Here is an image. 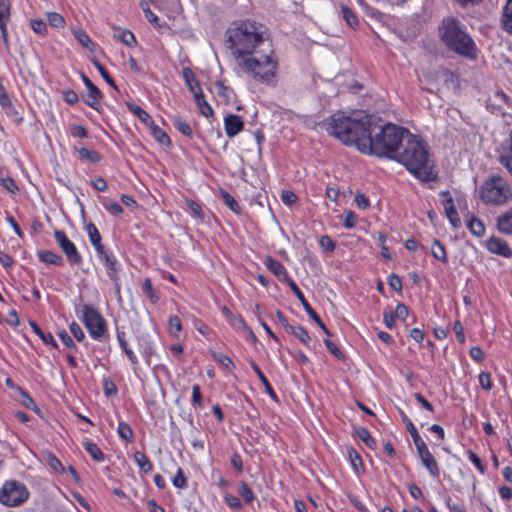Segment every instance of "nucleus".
Segmentation results:
<instances>
[{
    "mask_svg": "<svg viewBox=\"0 0 512 512\" xmlns=\"http://www.w3.org/2000/svg\"><path fill=\"white\" fill-rule=\"evenodd\" d=\"M69 329H70V332L71 334L73 335V337L78 341V342H83L85 340V333L83 332L82 328L79 326L78 323H76L75 321H73L70 325H69Z\"/></svg>",
    "mask_w": 512,
    "mask_h": 512,
    "instance_id": "55",
    "label": "nucleus"
},
{
    "mask_svg": "<svg viewBox=\"0 0 512 512\" xmlns=\"http://www.w3.org/2000/svg\"><path fill=\"white\" fill-rule=\"evenodd\" d=\"M478 379H479V384L481 385V387L483 389H485L486 391H489L492 389V380H491V376L488 372H481L478 376Z\"/></svg>",
    "mask_w": 512,
    "mask_h": 512,
    "instance_id": "58",
    "label": "nucleus"
},
{
    "mask_svg": "<svg viewBox=\"0 0 512 512\" xmlns=\"http://www.w3.org/2000/svg\"><path fill=\"white\" fill-rule=\"evenodd\" d=\"M320 246L326 251H334L336 244L333 239L328 235H323L319 241Z\"/></svg>",
    "mask_w": 512,
    "mask_h": 512,
    "instance_id": "60",
    "label": "nucleus"
},
{
    "mask_svg": "<svg viewBox=\"0 0 512 512\" xmlns=\"http://www.w3.org/2000/svg\"><path fill=\"white\" fill-rule=\"evenodd\" d=\"M281 200L285 205L291 206L297 202L298 197L292 191H283L281 194Z\"/></svg>",
    "mask_w": 512,
    "mask_h": 512,
    "instance_id": "63",
    "label": "nucleus"
},
{
    "mask_svg": "<svg viewBox=\"0 0 512 512\" xmlns=\"http://www.w3.org/2000/svg\"><path fill=\"white\" fill-rule=\"evenodd\" d=\"M251 364V367L253 368L254 372L256 373V375L258 376L259 380L261 381V383L263 384L264 388H265V391L272 397V398H276V394H275V391L273 389V387L271 386L270 382L268 381L267 377L264 375V373L261 371V369L259 368V366L254 362V361H251L250 362Z\"/></svg>",
    "mask_w": 512,
    "mask_h": 512,
    "instance_id": "36",
    "label": "nucleus"
},
{
    "mask_svg": "<svg viewBox=\"0 0 512 512\" xmlns=\"http://www.w3.org/2000/svg\"><path fill=\"white\" fill-rule=\"evenodd\" d=\"M29 324L32 331L35 334H37L45 344L57 347V343L51 333H45L44 331H42L41 328L34 321H31Z\"/></svg>",
    "mask_w": 512,
    "mask_h": 512,
    "instance_id": "39",
    "label": "nucleus"
},
{
    "mask_svg": "<svg viewBox=\"0 0 512 512\" xmlns=\"http://www.w3.org/2000/svg\"><path fill=\"white\" fill-rule=\"evenodd\" d=\"M10 20L9 0H0V31L1 37L5 43L8 41L7 24Z\"/></svg>",
    "mask_w": 512,
    "mask_h": 512,
    "instance_id": "20",
    "label": "nucleus"
},
{
    "mask_svg": "<svg viewBox=\"0 0 512 512\" xmlns=\"http://www.w3.org/2000/svg\"><path fill=\"white\" fill-rule=\"evenodd\" d=\"M416 451L423 466L427 469L429 475L435 479L439 478V465L434 456L432 455V453L429 451L427 444L420 445V447L417 448Z\"/></svg>",
    "mask_w": 512,
    "mask_h": 512,
    "instance_id": "13",
    "label": "nucleus"
},
{
    "mask_svg": "<svg viewBox=\"0 0 512 512\" xmlns=\"http://www.w3.org/2000/svg\"><path fill=\"white\" fill-rule=\"evenodd\" d=\"M511 197L510 184L500 176H491L480 188V198L487 205H504Z\"/></svg>",
    "mask_w": 512,
    "mask_h": 512,
    "instance_id": "8",
    "label": "nucleus"
},
{
    "mask_svg": "<svg viewBox=\"0 0 512 512\" xmlns=\"http://www.w3.org/2000/svg\"><path fill=\"white\" fill-rule=\"evenodd\" d=\"M47 21L52 27L55 28H62L65 24V19L63 16L56 12L47 13Z\"/></svg>",
    "mask_w": 512,
    "mask_h": 512,
    "instance_id": "50",
    "label": "nucleus"
},
{
    "mask_svg": "<svg viewBox=\"0 0 512 512\" xmlns=\"http://www.w3.org/2000/svg\"><path fill=\"white\" fill-rule=\"evenodd\" d=\"M239 494L247 503H252L255 496L253 491L248 487L245 482H241L239 485Z\"/></svg>",
    "mask_w": 512,
    "mask_h": 512,
    "instance_id": "52",
    "label": "nucleus"
},
{
    "mask_svg": "<svg viewBox=\"0 0 512 512\" xmlns=\"http://www.w3.org/2000/svg\"><path fill=\"white\" fill-rule=\"evenodd\" d=\"M264 264L266 268L278 278V280L287 281L289 283L291 279H289L288 272L281 262L271 256H268L266 257Z\"/></svg>",
    "mask_w": 512,
    "mask_h": 512,
    "instance_id": "19",
    "label": "nucleus"
},
{
    "mask_svg": "<svg viewBox=\"0 0 512 512\" xmlns=\"http://www.w3.org/2000/svg\"><path fill=\"white\" fill-rule=\"evenodd\" d=\"M30 496L27 486L17 480H7L0 488V503L6 507H17Z\"/></svg>",
    "mask_w": 512,
    "mask_h": 512,
    "instance_id": "9",
    "label": "nucleus"
},
{
    "mask_svg": "<svg viewBox=\"0 0 512 512\" xmlns=\"http://www.w3.org/2000/svg\"><path fill=\"white\" fill-rule=\"evenodd\" d=\"M83 447L94 461L103 462L105 460L104 453L101 451V449L98 447L96 443L87 439L83 442Z\"/></svg>",
    "mask_w": 512,
    "mask_h": 512,
    "instance_id": "27",
    "label": "nucleus"
},
{
    "mask_svg": "<svg viewBox=\"0 0 512 512\" xmlns=\"http://www.w3.org/2000/svg\"><path fill=\"white\" fill-rule=\"evenodd\" d=\"M440 35L445 44L457 54L466 58L476 56L477 48L474 41L454 18L443 20Z\"/></svg>",
    "mask_w": 512,
    "mask_h": 512,
    "instance_id": "6",
    "label": "nucleus"
},
{
    "mask_svg": "<svg viewBox=\"0 0 512 512\" xmlns=\"http://www.w3.org/2000/svg\"><path fill=\"white\" fill-rule=\"evenodd\" d=\"M355 433L357 437L362 440L369 448H373L375 446V440L371 436L368 429L364 427H356Z\"/></svg>",
    "mask_w": 512,
    "mask_h": 512,
    "instance_id": "47",
    "label": "nucleus"
},
{
    "mask_svg": "<svg viewBox=\"0 0 512 512\" xmlns=\"http://www.w3.org/2000/svg\"><path fill=\"white\" fill-rule=\"evenodd\" d=\"M288 332L297 338L300 342L308 346L310 342V335L304 327L300 325L288 326Z\"/></svg>",
    "mask_w": 512,
    "mask_h": 512,
    "instance_id": "35",
    "label": "nucleus"
},
{
    "mask_svg": "<svg viewBox=\"0 0 512 512\" xmlns=\"http://www.w3.org/2000/svg\"><path fill=\"white\" fill-rule=\"evenodd\" d=\"M439 195L449 222L453 227H458L460 225V218L449 191H441Z\"/></svg>",
    "mask_w": 512,
    "mask_h": 512,
    "instance_id": "15",
    "label": "nucleus"
},
{
    "mask_svg": "<svg viewBox=\"0 0 512 512\" xmlns=\"http://www.w3.org/2000/svg\"><path fill=\"white\" fill-rule=\"evenodd\" d=\"M395 160L423 182L431 181L436 177L427 145L410 132L406 134L405 141L395 155Z\"/></svg>",
    "mask_w": 512,
    "mask_h": 512,
    "instance_id": "2",
    "label": "nucleus"
},
{
    "mask_svg": "<svg viewBox=\"0 0 512 512\" xmlns=\"http://www.w3.org/2000/svg\"><path fill=\"white\" fill-rule=\"evenodd\" d=\"M97 257L100 262L103 263V265L106 268L107 275L112 281H116L118 279V261L116 257L114 256L113 252L107 250L104 246L100 249L96 250Z\"/></svg>",
    "mask_w": 512,
    "mask_h": 512,
    "instance_id": "12",
    "label": "nucleus"
},
{
    "mask_svg": "<svg viewBox=\"0 0 512 512\" xmlns=\"http://www.w3.org/2000/svg\"><path fill=\"white\" fill-rule=\"evenodd\" d=\"M486 248L493 254H497L505 258L512 257V249L509 247L508 243L500 237H490L486 241Z\"/></svg>",
    "mask_w": 512,
    "mask_h": 512,
    "instance_id": "17",
    "label": "nucleus"
},
{
    "mask_svg": "<svg viewBox=\"0 0 512 512\" xmlns=\"http://www.w3.org/2000/svg\"><path fill=\"white\" fill-rule=\"evenodd\" d=\"M38 257L42 262L46 264L61 265L63 262L60 255L49 250L39 251Z\"/></svg>",
    "mask_w": 512,
    "mask_h": 512,
    "instance_id": "40",
    "label": "nucleus"
},
{
    "mask_svg": "<svg viewBox=\"0 0 512 512\" xmlns=\"http://www.w3.org/2000/svg\"><path fill=\"white\" fill-rule=\"evenodd\" d=\"M115 31H116L115 37L123 44H125L129 47H133L137 44L136 37L130 30L116 28Z\"/></svg>",
    "mask_w": 512,
    "mask_h": 512,
    "instance_id": "31",
    "label": "nucleus"
},
{
    "mask_svg": "<svg viewBox=\"0 0 512 512\" xmlns=\"http://www.w3.org/2000/svg\"><path fill=\"white\" fill-rule=\"evenodd\" d=\"M54 238L71 265H79L82 263L80 253L78 252L75 244L67 237L65 232L56 230L54 232Z\"/></svg>",
    "mask_w": 512,
    "mask_h": 512,
    "instance_id": "10",
    "label": "nucleus"
},
{
    "mask_svg": "<svg viewBox=\"0 0 512 512\" xmlns=\"http://www.w3.org/2000/svg\"><path fill=\"white\" fill-rule=\"evenodd\" d=\"M85 230L87 232L88 238H89L92 246L94 247L95 251L104 246L102 244L101 234L95 224H93L91 222L88 223L85 226Z\"/></svg>",
    "mask_w": 512,
    "mask_h": 512,
    "instance_id": "25",
    "label": "nucleus"
},
{
    "mask_svg": "<svg viewBox=\"0 0 512 512\" xmlns=\"http://www.w3.org/2000/svg\"><path fill=\"white\" fill-rule=\"evenodd\" d=\"M467 228L469 229V231L473 235H475L477 237H480V236L484 235V233H485V225H484V223L480 219H478V218H476L474 216H472L468 220Z\"/></svg>",
    "mask_w": 512,
    "mask_h": 512,
    "instance_id": "41",
    "label": "nucleus"
},
{
    "mask_svg": "<svg viewBox=\"0 0 512 512\" xmlns=\"http://www.w3.org/2000/svg\"><path fill=\"white\" fill-rule=\"evenodd\" d=\"M194 99H195V102L197 104V107H198L200 113L204 117L209 118V117L213 116V113H214L213 109L210 106V104L205 100L203 93L194 97Z\"/></svg>",
    "mask_w": 512,
    "mask_h": 512,
    "instance_id": "43",
    "label": "nucleus"
},
{
    "mask_svg": "<svg viewBox=\"0 0 512 512\" xmlns=\"http://www.w3.org/2000/svg\"><path fill=\"white\" fill-rule=\"evenodd\" d=\"M487 108L496 115H511L512 104L503 91H495L487 100Z\"/></svg>",
    "mask_w": 512,
    "mask_h": 512,
    "instance_id": "11",
    "label": "nucleus"
},
{
    "mask_svg": "<svg viewBox=\"0 0 512 512\" xmlns=\"http://www.w3.org/2000/svg\"><path fill=\"white\" fill-rule=\"evenodd\" d=\"M117 433L119 437L125 441H131L133 439V431L126 422H119Z\"/></svg>",
    "mask_w": 512,
    "mask_h": 512,
    "instance_id": "48",
    "label": "nucleus"
},
{
    "mask_svg": "<svg viewBox=\"0 0 512 512\" xmlns=\"http://www.w3.org/2000/svg\"><path fill=\"white\" fill-rule=\"evenodd\" d=\"M224 499H225V502L226 504L231 508V509H234V510H238L241 508L242 504H241V501L238 497H236L235 495H232V494H226L224 496Z\"/></svg>",
    "mask_w": 512,
    "mask_h": 512,
    "instance_id": "62",
    "label": "nucleus"
},
{
    "mask_svg": "<svg viewBox=\"0 0 512 512\" xmlns=\"http://www.w3.org/2000/svg\"><path fill=\"white\" fill-rule=\"evenodd\" d=\"M72 33L78 42L90 51H94L96 44L92 41L90 36L81 29L73 28Z\"/></svg>",
    "mask_w": 512,
    "mask_h": 512,
    "instance_id": "33",
    "label": "nucleus"
},
{
    "mask_svg": "<svg viewBox=\"0 0 512 512\" xmlns=\"http://www.w3.org/2000/svg\"><path fill=\"white\" fill-rule=\"evenodd\" d=\"M432 256L443 264L448 262V257L444 245L437 239H434L431 246Z\"/></svg>",
    "mask_w": 512,
    "mask_h": 512,
    "instance_id": "32",
    "label": "nucleus"
},
{
    "mask_svg": "<svg viewBox=\"0 0 512 512\" xmlns=\"http://www.w3.org/2000/svg\"><path fill=\"white\" fill-rule=\"evenodd\" d=\"M150 133L153 136V138L161 145L163 146H170L171 140L168 136V134L161 129L159 126L155 124V122L149 127Z\"/></svg>",
    "mask_w": 512,
    "mask_h": 512,
    "instance_id": "28",
    "label": "nucleus"
},
{
    "mask_svg": "<svg viewBox=\"0 0 512 512\" xmlns=\"http://www.w3.org/2000/svg\"><path fill=\"white\" fill-rule=\"evenodd\" d=\"M142 290L144 294L149 298V300L155 304L158 302L159 297L156 295V293L153 290L152 282L149 278H146L142 285Z\"/></svg>",
    "mask_w": 512,
    "mask_h": 512,
    "instance_id": "49",
    "label": "nucleus"
},
{
    "mask_svg": "<svg viewBox=\"0 0 512 512\" xmlns=\"http://www.w3.org/2000/svg\"><path fill=\"white\" fill-rule=\"evenodd\" d=\"M227 314L230 316L231 324L235 329L244 331L246 328H248V325L246 324L243 317L233 316L230 312H228Z\"/></svg>",
    "mask_w": 512,
    "mask_h": 512,
    "instance_id": "59",
    "label": "nucleus"
},
{
    "mask_svg": "<svg viewBox=\"0 0 512 512\" xmlns=\"http://www.w3.org/2000/svg\"><path fill=\"white\" fill-rule=\"evenodd\" d=\"M367 126L368 131L360 140V152L395 160L409 130L391 123L380 127L370 121Z\"/></svg>",
    "mask_w": 512,
    "mask_h": 512,
    "instance_id": "1",
    "label": "nucleus"
},
{
    "mask_svg": "<svg viewBox=\"0 0 512 512\" xmlns=\"http://www.w3.org/2000/svg\"><path fill=\"white\" fill-rule=\"evenodd\" d=\"M263 42V28L255 22L242 21L227 30V46L236 63L255 53Z\"/></svg>",
    "mask_w": 512,
    "mask_h": 512,
    "instance_id": "4",
    "label": "nucleus"
},
{
    "mask_svg": "<svg viewBox=\"0 0 512 512\" xmlns=\"http://www.w3.org/2000/svg\"><path fill=\"white\" fill-rule=\"evenodd\" d=\"M244 123L240 116L229 114L224 118V129L226 135L230 138L235 137L243 130Z\"/></svg>",
    "mask_w": 512,
    "mask_h": 512,
    "instance_id": "18",
    "label": "nucleus"
},
{
    "mask_svg": "<svg viewBox=\"0 0 512 512\" xmlns=\"http://www.w3.org/2000/svg\"><path fill=\"white\" fill-rule=\"evenodd\" d=\"M501 24L503 30L512 36V0H507L503 7Z\"/></svg>",
    "mask_w": 512,
    "mask_h": 512,
    "instance_id": "26",
    "label": "nucleus"
},
{
    "mask_svg": "<svg viewBox=\"0 0 512 512\" xmlns=\"http://www.w3.org/2000/svg\"><path fill=\"white\" fill-rule=\"evenodd\" d=\"M237 65L255 82L274 87L277 84L279 61L274 50L253 53Z\"/></svg>",
    "mask_w": 512,
    "mask_h": 512,
    "instance_id": "5",
    "label": "nucleus"
},
{
    "mask_svg": "<svg viewBox=\"0 0 512 512\" xmlns=\"http://www.w3.org/2000/svg\"><path fill=\"white\" fill-rule=\"evenodd\" d=\"M93 64L96 67V69L99 71L103 79L111 86L115 87L113 79L110 77L107 70L103 67L102 64H100L97 60H93Z\"/></svg>",
    "mask_w": 512,
    "mask_h": 512,
    "instance_id": "61",
    "label": "nucleus"
},
{
    "mask_svg": "<svg viewBox=\"0 0 512 512\" xmlns=\"http://www.w3.org/2000/svg\"><path fill=\"white\" fill-rule=\"evenodd\" d=\"M0 185L11 194H15L19 190L16 182L9 176L1 177Z\"/></svg>",
    "mask_w": 512,
    "mask_h": 512,
    "instance_id": "51",
    "label": "nucleus"
},
{
    "mask_svg": "<svg viewBox=\"0 0 512 512\" xmlns=\"http://www.w3.org/2000/svg\"><path fill=\"white\" fill-rule=\"evenodd\" d=\"M169 333L174 338H179L182 332V323L178 316L171 315L168 319Z\"/></svg>",
    "mask_w": 512,
    "mask_h": 512,
    "instance_id": "45",
    "label": "nucleus"
},
{
    "mask_svg": "<svg viewBox=\"0 0 512 512\" xmlns=\"http://www.w3.org/2000/svg\"><path fill=\"white\" fill-rule=\"evenodd\" d=\"M45 461L46 464L49 466V468L57 473V474H64L65 468L61 461L51 452H48L45 454Z\"/></svg>",
    "mask_w": 512,
    "mask_h": 512,
    "instance_id": "38",
    "label": "nucleus"
},
{
    "mask_svg": "<svg viewBox=\"0 0 512 512\" xmlns=\"http://www.w3.org/2000/svg\"><path fill=\"white\" fill-rule=\"evenodd\" d=\"M223 200L225 204L230 208L231 211L235 212L236 214L241 213V208L238 202L234 199L233 196H231L227 192L222 193Z\"/></svg>",
    "mask_w": 512,
    "mask_h": 512,
    "instance_id": "54",
    "label": "nucleus"
},
{
    "mask_svg": "<svg viewBox=\"0 0 512 512\" xmlns=\"http://www.w3.org/2000/svg\"><path fill=\"white\" fill-rule=\"evenodd\" d=\"M289 286L292 289V291L295 293L296 297L299 299L301 304L303 305V307H304L305 311L307 312V314L316 322V324L324 331V333L326 335L330 336V332L328 331V329L326 328V326L324 325V323L320 319L319 315L314 311V309L307 302L304 294L299 289L297 284L293 280H290L289 281Z\"/></svg>",
    "mask_w": 512,
    "mask_h": 512,
    "instance_id": "14",
    "label": "nucleus"
},
{
    "mask_svg": "<svg viewBox=\"0 0 512 512\" xmlns=\"http://www.w3.org/2000/svg\"><path fill=\"white\" fill-rule=\"evenodd\" d=\"M133 459L142 472L149 473L152 471L153 465L144 453L140 451L135 452Z\"/></svg>",
    "mask_w": 512,
    "mask_h": 512,
    "instance_id": "34",
    "label": "nucleus"
},
{
    "mask_svg": "<svg viewBox=\"0 0 512 512\" xmlns=\"http://www.w3.org/2000/svg\"><path fill=\"white\" fill-rule=\"evenodd\" d=\"M211 355H212L213 359L222 367L226 368L229 371L234 370L235 365H234L233 361L231 360V358L228 357L227 355H224V354H222L220 352H216V351H212Z\"/></svg>",
    "mask_w": 512,
    "mask_h": 512,
    "instance_id": "46",
    "label": "nucleus"
},
{
    "mask_svg": "<svg viewBox=\"0 0 512 512\" xmlns=\"http://www.w3.org/2000/svg\"><path fill=\"white\" fill-rule=\"evenodd\" d=\"M404 420L406 421V428H407V431L409 432L412 440H413V443L415 445V448H419L420 445H424L426 444L425 441L422 439V437L420 436L418 430L416 429V427L414 426V424L412 423V421L408 418H404Z\"/></svg>",
    "mask_w": 512,
    "mask_h": 512,
    "instance_id": "44",
    "label": "nucleus"
},
{
    "mask_svg": "<svg viewBox=\"0 0 512 512\" xmlns=\"http://www.w3.org/2000/svg\"><path fill=\"white\" fill-rule=\"evenodd\" d=\"M498 153L500 163L512 175V130L509 132L508 137L501 143Z\"/></svg>",
    "mask_w": 512,
    "mask_h": 512,
    "instance_id": "16",
    "label": "nucleus"
},
{
    "mask_svg": "<svg viewBox=\"0 0 512 512\" xmlns=\"http://www.w3.org/2000/svg\"><path fill=\"white\" fill-rule=\"evenodd\" d=\"M342 15L350 27L354 28L358 25V20H357L356 15L347 6L342 7Z\"/></svg>",
    "mask_w": 512,
    "mask_h": 512,
    "instance_id": "53",
    "label": "nucleus"
},
{
    "mask_svg": "<svg viewBox=\"0 0 512 512\" xmlns=\"http://www.w3.org/2000/svg\"><path fill=\"white\" fill-rule=\"evenodd\" d=\"M117 341L122 349V351L125 353L127 358L129 359L131 365L135 368L138 366L139 361L136 356V354L133 352V350L129 347L127 340H126V334L124 331H117L116 333Z\"/></svg>",
    "mask_w": 512,
    "mask_h": 512,
    "instance_id": "23",
    "label": "nucleus"
},
{
    "mask_svg": "<svg viewBox=\"0 0 512 512\" xmlns=\"http://www.w3.org/2000/svg\"><path fill=\"white\" fill-rule=\"evenodd\" d=\"M103 206L111 215L118 216L123 213V208L117 202H105L103 203Z\"/></svg>",
    "mask_w": 512,
    "mask_h": 512,
    "instance_id": "56",
    "label": "nucleus"
},
{
    "mask_svg": "<svg viewBox=\"0 0 512 512\" xmlns=\"http://www.w3.org/2000/svg\"><path fill=\"white\" fill-rule=\"evenodd\" d=\"M128 109L131 113L137 116L138 119L146 126L150 127L154 123L150 114L146 112L144 109H142L140 106L136 104H129Z\"/></svg>",
    "mask_w": 512,
    "mask_h": 512,
    "instance_id": "30",
    "label": "nucleus"
},
{
    "mask_svg": "<svg viewBox=\"0 0 512 512\" xmlns=\"http://www.w3.org/2000/svg\"><path fill=\"white\" fill-rule=\"evenodd\" d=\"M468 458L481 474L485 473L486 467L476 453H474L473 451H469Z\"/></svg>",
    "mask_w": 512,
    "mask_h": 512,
    "instance_id": "57",
    "label": "nucleus"
},
{
    "mask_svg": "<svg viewBox=\"0 0 512 512\" xmlns=\"http://www.w3.org/2000/svg\"><path fill=\"white\" fill-rule=\"evenodd\" d=\"M75 150L82 160L85 159L91 163H98L101 160V155L95 150H90L85 147H76Z\"/></svg>",
    "mask_w": 512,
    "mask_h": 512,
    "instance_id": "37",
    "label": "nucleus"
},
{
    "mask_svg": "<svg viewBox=\"0 0 512 512\" xmlns=\"http://www.w3.org/2000/svg\"><path fill=\"white\" fill-rule=\"evenodd\" d=\"M497 228L503 234L512 235V207L498 217Z\"/></svg>",
    "mask_w": 512,
    "mask_h": 512,
    "instance_id": "24",
    "label": "nucleus"
},
{
    "mask_svg": "<svg viewBox=\"0 0 512 512\" xmlns=\"http://www.w3.org/2000/svg\"><path fill=\"white\" fill-rule=\"evenodd\" d=\"M369 116L355 112L351 116L337 112L324 121L329 135L345 145H355L360 151V140L368 131Z\"/></svg>",
    "mask_w": 512,
    "mask_h": 512,
    "instance_id": "3",
    "label": "nucleus"
},
{
    "mask_svg": "<svg viewBox=\"0 0 512 512\" xmlns=\"http://www.w3.org/2000/svg\"><path fill=\"white\" fill-rule=\"evenodd\" d=\"M76 314L93 340L105 342L109 339L107 322L93 305L84 304L76 308Z\"/></svg>",
    "mask_w": 512,
    "mask_h": 512,
    "instance_id": "7",
    "label": "nucleus"
},
{
    "mask_svg": "<svg viewBox=\"0 0 512 512\" xmlns=\"http://www.w3.org/2000/svg\"><path fill=\"white\" fill-rule=\"evenodd\" d=\"M184 209L187 213L191 215L196 220L204 219V211L201 206L192 199H185Z\"/></svg>",
    "mask_w": 512,
    "mask_h": 512,
    "instance_id": "29",
    "label": "nucleus"
},
{
    "mask_svg": "<svg viewBox=\"0 0 512 512\" xmlns=\"http://www.w3.org/2000/svg\"><path fill=\"white\" fill-rule=\"evenodd\" d=\"M172 124L173 126L183 135L189 137V138H192L193 137V131H192V128L190 127V125L184 121L181 117L179 116H174L172 118Z\"/></svg>",
    "mask_w": 512,
    "mask_h": 512,
    "instance_id": "42",
    "label": "nucleus"
},
{
    "mask_svg": "<svg viewBox=\"0 0 512 512\" xmlns=\"http://www.w3.org/2000/svg\"><path fill=\"white\" fill-rule=\"evenodd\" d=\"M70 133H71V136L74 138H81V139L87 138V130L82 125L72 126Z\"/></svg>",
    "mask_w": 512,
    "mask_h": 512,
    "instance_id": "64",
    "label": "nucleus"
},
{
    "mask_svg": "<svg viewBox=\"0 0 512 512\" xmlns=\"http://www.w3.org/2000/svg\"><path fill=\"white\" fill-rule=\"evenodd\" d=\"M182 77L194 97L203 93L198 79L190 68L185 67L182 69Z\"/></svg>",
    "mask_w": 512,
    "mask_h": 512,
    "instance_id": "21",
    "label": "nucleus"
},
{
    "mask_svg": "<svg viewBox=\"0 0 512 512\" xmlns=\"http://www.w3.org/2000/svg\"><path fill=\"white\" fill-rule=\"evenodd\" d=\"M83 81L88 89L86 104L92 108H96L99 103V99L102 96L100 90L90 81L86 76H83Z\"/></svg>",
    "mask_w": 512,
    "mask_h": 512,
    "instance_id": "22",
    "label": "nucleus"
}]
</instances>
